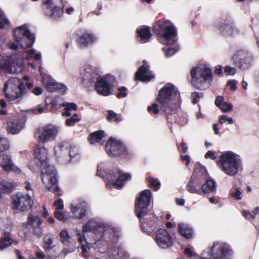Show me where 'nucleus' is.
I'll use <instances>...</instances> for the list:
<instances>
[{
	"mask_svg": "<svg viewBox=\"0 0 259 259\" xmlns=\"http://www.w3.org/2000/svg\"><path fill=\"white\" fill-rule=\"evenodd\" d=\"M53 205L57 209L62 210L64 208L63 200L61 199H59L55 201L54 202Z\"/></svg>",
	"mask_w": 259,
	"mask_h": 259,
	"instance_id": "052dcab7",
	"label": "nucleus"
},
{
	"mask_svg": "<svg viewBox=\"0 0 259 259\" xmlns=\"http://www.w3.org/2000/svg\"><path fill=\"white\" fill-rule=\"evenodd\" d=\"M154 75L147 67L141 66L135 75V78L141 81H149L154 77Z\"/></svg>",
	"mask_w": 259,
	"mask_h": 259,
	"instance_id": "c85d7f7f",
	"label": "nucleus"
},
{
	"mask_svg": "<svg viewBox=\"0 0 259 259\" xmlns=\"http://www.w3.org/2000/svg\"><path fill=\"white\" fill-rule=\"evenodd\" d=\"M203 176L202 167L201 168L200 170H195L186 186V190L191 193H195L198 195L202 194Z\"/></svg>",
	"mask_w": 259,
	"mask_h": 259,
	"instance_id": "f3484780",
	"label": "nucleus"
},
{
	"mask_svg": "<svg viewBox=\"0 0 259 259\" xmlns=\"http://www.w3.org/2000/svg\"><path fill=\"white\" fill-rule=\"evenodd\" d=\"M60 107L64 108L62 115L64 116H69L71 115V111H75L77 110V106L73 103L65 102L60 105Z\"/></svg>",
	"mask_w": 259,
	"mask_h": 259,
	"instance_id": "72a5a7b5",
	"label": "nucleus"
},
{
	"mask_svg": "<svg viewBox=\"0 0 259 259\" xmlns=\"http://www.w3.org/2000/svg\"><path fill=\"white\" fill-rule=\"evenodd\" d=\"M80 119L77 114H74L71 117L66 120L65 124L67 126H73L75 123L79 121Z\"/></svg>",
	"mask_w": 259,
	"mask_h": 259,
	"instance_id": "09e8293b",
	"label": "nucleus"
},
{
	"mask_svg": "<svg viewBox=\"0 0 259 259\" xmlns=\"http://www.w3.org/2000/svg\"><path fill=\"white\" fill-rule=\"evenodd\" d=\"M107 154L111 157H129L128 151L123 143L113 138L109 139L105 146Z\"/></svg>",
	"mask_w": 259,
	"mask_h": 259,
	"instance_id": "1a4fd4ad",
	"label": "nucleus"
},
{
	"mask_svg": "<svg viewBox=\"0 0 259 259\" xmlns=\"http://www.w3.org/2000/svg\"><path fill=\"white\" fill-rule=\"evenodd\" d=\"M242 192L239 188H236L230 192V195L232 197L237 200L242 199Z\"/></svg>",
	"mask_w": 259,
	"mask_h": 259,
	"instance_id": "de8ad7c7",
	"label": "nucleus"
},
{
	"mask_svg": "<svg viewBox=\"0 0 259 259\" xmlns=\"http://www.w3.org/2000/svg\"><path fill=\"white\" fill-rule=\"evenodd\" d=\"M42 223V219L37 215L30 214L27 218V224L33 227H38Z\"/></svg>",
	"mask_w": 259,
	"mask_h": 259,
	"instance_id": "ea45409f",
	"label": "nucleus"
},
{
	"mask_svg": "<svg viewBox=\"0 0 259 259\" xmlns=\"http://www.w3.org/2000/svg\"><path fill=\"white\" fill-rule=\"evenodd\" d=\"M203 97V93L201 92H193L191 94V98L193 104L198 103L200 99Z\"/></svg>",
	"mask_w": 259,
	"mask_h": 259,
	"instance_id": "8fccbe9b",
	"label": "nucleus"
},
{
	"mask_svg": "<svg viewBox=\"0 0 259 259\" xmlns=\"http://www.w3.org/2000/svg\"><path fill=\"white\" fill-rule=\"evenodd\" d=\"M242 215L247 220H251L255 219V215L247 210H243Z\"/></svg>",
	"mask_w": 259,
	"mask_h": 259,
	"instance_id": "4d7b16f0",
	"label": "nucleus"
},
{
	"mask_svg": "<svg viewBox=\"0 0 259 259\" xmlns=\"http://www.w3.org/2000/svg\"><path fill=\"white\" fill-rule=\"evenodd\" d=\"M146 181L148 182L149 186L155 190L157 191L159 189L160 183L158 179L148 177L146 179Z\"/></svg>",
	"mask_w": 259,
	"mask_h": 259,
	"instance_id": "a18cd8bd",
	"label": "nucleus"
},
{
	"mask_svg": "<svg viewBox=\"0 0 259 259\" xmlns=\"http://www.w3.org/2000/svg\"><path fill=\"white\" fill-rule=\"evenodd\" d=\"M81 159V153L77 147L73 144H70L67 157L66 158V164L69 163H76Z\"/></svg>",
	"mask_w": 259,
	"mask_h": 259,
	"instance_id": "cd10ccee",
	"label": "nucleus"
},
{
	"mask_svg": "<svg viewBox=\"0 0 259 259\" xmlns=\"http://www.w3.org/2000/svg\"><path fill=\"white\" fill-rule=\"evenodd\" d=\"M205 158L215 160L217 159L216 153L214 151H208L204 155Z\"/></svg>",
	"mask_w": 259,
	"mask_h": 259,
	"instance_id": "bf43d9fd",
	"label": "nucleus"
},
{
	"mask_svg": "<svg viewBox=\"0 0 259 259\" xmlns=\"http://www.w3.org/2000/svg\"><path fill=\"white\" fill-rule=\"evenodd\" d=\"M0 19L3 21L0 22V29L4 28L5 26L8 24V20L6 18L5 14L0 9Z\"/></svg>",
	"mask_w": 259,
	"mask_h": 259,
	"instance_id": "5fc2aeb1",
	"label": "nucleus"
},
{
	"mask_svg": "<svg viewBox=\"0 0 259 259\" xmlns=\"http://www.w3.org/2000/svg\"><path fill=\"white\" fill-rule=\"evenodd\" d=\"M190 77L192 84L201 90L209 88L213 80L211 69L202 64L194 67L191 69Z\"/></svg>",
	"mask_w": 259,
	"mask_h": 259,
	"instance_id": "39448f33",
	"label": "nucleus"
},
{
	"mask_svg": "<svg viewBox=\"0 0 259 259\" xmlns=\"http://www.w3.org/2000/svg\"><path fill=\"white\" fill-rule=\"evenodd\" d=\"M104 132L103 131L95 132L89 136L88 139L91 144H94L100 141L104 137Z\"/></svg>",
	"mask_w": 259,
	"mask_h": 259,
	"instance_id": "f704fd0d",
	"label": "nucleus"
},
{
	"mask_svg": "<svg viewBox=\"0 0 259 259\" xmlns=\"http://www.w3.org/2000/svg\"><path fill=\"white\" fill-rule=\"evenodd\" d=\"M70 143L66 141L58 143L54 147V153L56 160L62 164H66V158L67 157Z\"/></svg>",
	"mask_w": 259,
	"mask_h": 259,
	"instance_id": "4be33fe9",
	"label": "nucleus"
},
{
	"mask_svg": "<svg viewBox=\"0 0 259 259\" xmlns=\"http://www.w3.org/2000/svg\"><path fill=\"white\" fill-rule=\"evenodd\" d=\"M179 233L186 239H190L194 236V231L192 228H179Z\"/></svg>",
	"mask_w": 259,
	"mask_h": 259,
	"instance_id": "4c0bfd02",
	"label": "nucleus"
},
{
	"mask_svg": "<svg viewBox=\"0 0 259 259\" xmlns=\"http://www.w3.org/2000/svg\"><path fill=\"white\" fill-rule=\"evenodd\" d=\"M217 164L220 169L230 176L236 175L242 167L240 156L231 151L223 152L217 161Z\"/></svg>",
	"mask_w": 259,
	"mask_h": 259,
	"instance_id": "20e7f679",
	"label": "nucleus"
},
{
	"mask_svg": "<svg viewBox=\"0 0 259 259\" xmlns=\"http://www.w3.org/2000/svg\"><path fill=\"white\" fill-rule=\"evenodd\" d=\"M32 93L35 95L39 96L42 93V90L40 87H35L32 90Z\"/></svg>",
	"mask_w": 259,
	"mask_h": 259,
	"instance_id": "774afa93",
	"label": "nucleus"
},
{
	"mask_svg": "<svg viewBox=\"0 0 259 259\" xmlns=\"http://www.w3.org/2000/svg\"><path fill=\"white\" fill-rule=\"evenodd\" d=\"M42 9L45 14L53 19L60 18L63 14V8L55 5L56 0H41Z\"/></svg>",
	"mask_w": 259,
	"mask_h": 259,
	"instance_id": "a211bd4d",
	"label": "nucleus"
},
{
	"mask_svg": "<svg viewBox=\"0 0 259 259\" xmlns=\"http://www.w3.org/2000/svg\"><path fill=\"white\" fill-rule=\"evenodd\" d=\"M143 233L149 235L153 236L154 235V231L152 228H142Z\"/></svg>",
	"mask_w": 259,
	"mask_h": 259,
	"instance_id": "338daca9",
	"label": "nucleus"
},
{
	"mask_svg": "<svg viewBox=\"0 0 259 259\" xmlns=\"http://www.w3.org/2000/svg\"><path fill=\"white\" fill-rule=\"evenodd\" d=\"M126 88L121 87L118 89V93L117 94V97L118 98H124L126 96Z\"/></svg>",
	"mask_w": 259,
	"mask_h": 259,
	"instance_id": "680f3d73",
	"label": "nucleus"
},
{
	"mask_svg": "<svg viewBox=\"0 0 259 259\" xmlns=\"http://www.w3.org/2000/svg\"><path fill=\"white\" fill-rule=\"evenodd\" d=\"M59 236L61 242L65 245H68L71 242V237L69 235L68 232L66 230L62 231Z\"/></svg>",
	"mask_w": 259,
	"mask_h": 259,
	"instance_id": "37998d69",
	"label": "nucleus"
},
{
	"mask_svg": "<svg viewBox=\"0 0 259 259\" xmlns=\"http://www.w3.org/2000/svg\"><path fill=\"white\" fill-rule=\"evenodd\" d=\"M96 228H82V235L78 233V241L81 244V249L83 255L87 257L89 255V251L90 248L88 244H83V240H86L89 237L93 234V232L96 231Z\"/></svg>",
	"mask_w": 259,
	"mask_h": 259,
	"instance_id": "b1692460",
	"label": "nucleus"
},
{
	"mask_svg": "<svg viewBox=\"0 0 259 259\" xmlns=\"http://www.w3.org/2000/svg\"><path fill=\"white\" fill-rule=\"evenodd\" d=\"M108 225L99 218H94L90 219L84 227H106Z\"/></svg>",
	"mask_w": 259,
	"mask_h": 259,
	"instance_id": "58836bf2",
	"label": "nucleus"
},
{
	"mask_svg": "<svg viewBox=\"0 0 259 259\" xmlns=\"http://www.w3.org/2000/svg\"><path fill=\"white\" fill-rule=\"evenodd\" d=\"M233 255L234 251L229 244L215 241L202 251L199 259H231Z\"/></svg>",
	"mask_w": 259,
	"mask_h": 259,
	"instance_id": "423d86ee",
	"label": "nucleus"
},
{
	"mask_svg": "<svg viewBox=\"0 0 259 259\" xmlns=\"http://www.w3.org/2000/svg\"><path fill=\"white\" fill-rule=\"evenodd\" d=\"M220 32L224 36L235 35L239 33V30L231 23L225 24L220 28Z\"/></svg>",
	"mask_w": 259,
	"mask_h": 259,
	"instance_id": "2f4dec72",
	"label": "nucleus"
},
{
	"mask_svg": "<svg viewBox=\"0 0 259 259\" xmlns=\"http://www.w3.org/2000/svg\"><path fill=\"white\" fill-rule=\"evenodd\" d=\"M80 75L82 80H88L90 82H95L99 76L94 72V67L89 63L84 65L80 71Z\"/></svg>",
	"mask_w": 259,
	"mask_h": 259,
	"instance_id": "bb28decb",
	"label": "nucleus"
},
{
	"mask_svg": "<svg viewBox=\"0 0 259 259\" xmlns=\"http://www.w3.org/2000/svg\"><path fill=\"white\" fill-rule=\"evenodd\" d=\"M155 240L161 248L167 249L173 245V240L167 230L163 228L158 229L155 233Z\"/></svg>",
	"mask_w": 259,
	"mask_h": 259,
	"instance_id": "6ab92c4d",
	"label": "nucleus"
},
{
	"mask_svg": "<svg viewBox=\"0 0 259 259\" xmlns=\"http://www.w3.org/2000/svg\"><path fill=\"white\" fill-rule=\"evenodd\" d=\"M107 119L109 121L119 122L122 120V118L120 114H118L112 110H109Z\"/></svg>",
	"mask_w": 259,
	"mask_h": 259,
	"instance_id": "c03bdc74",
	"label": "nucleus"
},
{
	"mask_svg": "<svg viewBox=\"0 0 259 259\" xmlns=\"http://www.w3.org/2000/svg\"><path fill=\"white\" fill-rule=\"evenodd\" d=\"M55 215L56 218L60 221H62L63 222H70L71 220V215H70L68 213L65 212L63 213L58 211H55Z\"/></svg>",
	"mask_w": 259,
	"mask_h": 259,
	"instance_id": "79ce46f5",
	"label": "nucleus"
},
{
	"mask_svg": "<svg viewBox=\"0 0 259 259\" xmlns=\"http://www.w3.org/2000/svg\"><path fill=\"white\" fill-rule=\"evenodd\" d=\"M203 171L202 194L214 193L217 191V183L214 179L209 176L206 169L202 167Z\"/></svg>",
	"mask_w": 259,
	"mask_h": 259,
	"instance_id": "5701e85b",
	"label": "nucleus"
},
{
	"mask_svg": "<svg viewBox=\"0 0 259 259\" xmlns=\"http://www.w3.org/2000/svg\"><path fill=\"white\" fill-rule=\"evenodd\" d=\"M234 65L242 70L249 69L253 61L251 54L244 49H239L235 51L232 56Z\"/></svg>",
	"mask_w": 259,
	"mask_h": 259,
	"instance_id": "9d476101",
	"label": "nucleus"
},
{
	"mask_svg": "<svg viewBox=\"0 0 259 259\" xmlns=\"http://www.w3.org/2000/svg\"><path fill=\"white\" fill-rule=\"evenodd\" d=\"M132 176L129 173L124 172L118 170V174L115 182L114 183V188L120 189L124 184L131 179Z\"/></svg>",
	"mask_w": 259,
	"mask_h": 259,
	"instance_id": "7c9ffc66",
	"label": "nucleus"
},
{
	"mask_svg": "<svg viewBox=\"0 0 259 259\" xmlns=\"http://www.w3.org/2000/svg\"><path fill=\"white\" fill-rule=\"evenodd\" d=\"M88 204L84 200H79L70 204V210L72 215L71 220L73 219L80 220L83 218L87 213Z\"/></svg>",
	"mask_w": 259,
	"mask_h": 259,
	"instance_id": "412c9836",
	"label": "nucleus"
},
{
	"mask_svg": "<svg viewBox=\"0 0 259 259\" xmlns=\"http://www.w3.org/2000/svg\"><path fill=\"white\" fill-rule=\"evenodd\" d=\"M95 89L98 93L103 96H108L111 93L115 83V77L112 75H106L96 79Z\"/></svg>",
	"mask_w": 259,
	"mask_h": 259,
	"instance_id": "4468645a",
	"label": "nucleus"
},
{
	"mask_svg": "<svg viewBox=\"0 0 259 259\" xmlns=\"http://www.w3.org/2000/svg\"><path fill=\"white\" fill-rule=\"evenodd\" d=\"M154 31L159 35V40L165 46L162 49L166 57H170L179 50L177 31L172 22L159 20L153 26Z\"/></svg>",
	"mask_w": 259,
	"mask_h": 259,
	"instance_id": "f03ea898",
	"label": "nucleus"
},
{
	"mask_svg": "<svg viewBox=\"0 0 259 259\" xmlns=\"http://www.w3.org/2000/svg\"><path fill=\"white\" fill-rule=\"evenodd\" d=\"M184 253L189 257L196 256H197V257H198V255L189 248H187L184 250Z\"/></svg>",
	"mask_w": 259,
	"mask_h": 259,
	"instance_id": "69168bd1",
	"label": "nucleus"
},
{
	"mask_svg": "<svg viewBox=\"0 0 259 259\" xmlns=\"http://www.w3.org/2000/svg\"><path fill=\"white\" fill-rule=\"evenodd\" d=\"M54 236L52 235L48 234L45 236L44 238V247L46 250L52 249L54 246L53 243Z\"/></svg>",
	"mask_w": 259,
	"mask_h": 259,
	"instance_id": "a19ab883",
	"label": "nucleus"
},
{
	"mask_svg": "<svg viewBox=\"0 0 259 259\" xmlns=\"http://www.w3.org/2000/svg\"><path fill=\"white\" fill-rule=\"evenodd\" d=\"M139 40L141 43L148 41L151 37L150 28L148 27H141L137 30Z\"/></svg>",
	"mask_w": 259,
	"mask_h": 259,
	"instance_id": "473e14b6",
	"label": "nucleus"
},
{
	"mask_svg": "<svg viewBox=\"0 0 259 259\" xmlns=\"http://www.w3.org/2000/svg\"><path fill=\"white\" fill-rule=\"evenodd\" d=\"M33 205L31 196L27 194L18 193L13 197L12 208L18 211H24L30 209Z\"/></svg>",
	"mask_w": 259,
	"mask_h": 259,
	"instance_id": "dca6fc26",
	"label": "nucleus"
},
{
	"mask_svg": "<svg viewBox=\"0 0 259 259\" xmlns=\"http://www.w3.org/2000/svg\"><path fill=\"white\" fill-rule=\"evenodd\" d=\"M4 91L6 97L11 101L21 100L26 94L24 82L21 79L16 77L11 78L5 82Z\"/></svg>",
	"mask_w": 259,
	"mask_h": 259,
	"instance_id": "6e6552de",
	"label": "nucleus"
},
{
	"mask_svg": "<svg viewBox=\"0 0 259 259\" xmlns=\"http://www.w3.org/2000/svg\"><path fill=\"white\" fill-rule=\"evenodd\" d=\"M157 103L148 106L147 110L154 114L163 111L166 115L175 113L181 103L180 93L177 88L171 83H166L159 91Z\"/></svg>",
	"mask_w": 259,
	"mask_h": 259,
	"instance_id": "f257e3e1",
	"label": "nucleus"
},
{
	"mask_svg": "<svg viewBox=\"0 0 259 259\" xmlns=\"http://www.w3.org/2000/svg\"><path fill=\"white\" fill-rule=\"evenodd\" d=\"M236 69L235 67L227 66L224 68V72L226 75L233 76L236 74Z\"/></svg>",
	"mask_w": 259,
	"mask_h": 259,
	"instance_id": "864d4df0",
	"label": "nucleus"
},
{
	"mask_svg": "<svg viewBox=\"0 0 259 259\" xmlns=\"http://www.w3.org/2000/svg\"><path fill=\"white\" fill-rule=\"evenodd\" d=\"M5 236L0 238V250L3 251L7 248L13 243V241L8 235L7 232H4Z\"/></svg>",
	"mask_w": 259,
	"mask_h": 259,
	"instance_id": "c9c22d12",
	"label": "nucleus"
},
{
	"mask_svg": "<svg viewBox=\"0 0 259 259\" xmlns=\"http://www.w3.org/2000/svg\"><path fill=\"white\" fill-rule=\"evenodd\" d=\"M97 40V37L94 33L89 31H83L78 35L77 42L81 47L87 48L92 45Z\"/></svg>",
	"mask_w": 259,
	"mask_h": 259,
	"instance_id": "a878e982",
	"label": "nucleus"
},
{
	"mask_svg": "<svg viewBox=\"0 0 259 259\" xmlns=\"http://www.w3.org/2000/svg\"><path fill=\"white\" fill-rule=\"evenodd\" d=\"M0 166L6 171H13L16 174H20L21 169L15 165L12 160L11 156L7 154L0 155Z\"/></svg>",
	"mask_w": 259,
	"mask_h": 259,
	"instance_id": "393cba45",
	"label": "nucleus"
},
{
	"mask_svg": "<svg viewBox=\"0 0 259 259\" xmlns=\"http://www.w3.org/2000/svg\"><path fill=\"white\" fill-rule=\"evenodd\" d=\"M25 121L23 119H15L8 122V132L13 134H16L23 128Z\"/></svg>",
	"mask_w": 259,
	"mask_h": 259,
	"instance_id": "c756f323",
	"label": "nucleus"
},
{
	"mask_svg": "<svg viewBox=\"0 0 259 259\" xmlns=\"http://www.w3.org/2000/svg\"><path fill=\"white\" fill-rule=\"evenodd\" d=\"M232 107V105L231 103L224 102L222 103L219 108L223 112H227L231 111Z\"/></svg>",
	"mask_w": 259,
	"mask_h": 259,
	"instance_id": "603ef678",
	"label": "nucleus"
},
{
	"mask_svg": "<svg viewBox=\"0 0 259 259\" xmlns=\"http://www.w3.org/2000/svg\"><path fill=\"white\" fill-rule=\"evenodd\" d=\"M14 36L15 42H9L7 47L12 50H16L19 47L22 49H27L32 46L34 42L35 37L26 25H23L16 28L14 30Z\"/></svg>",
	"mask_w": 259,
	"mask_h": 259,
	"instance_id": "0eeeda50",
	"label": "nucleus"
},
{
	"mask_svg": "<svg viewBox=\"0 0 259 259\" xmlns=\"http://www.w3.org/2000/svg\"><path fill=\"white\" fill-rule=\"evenodd\" d=\"M20 64V59L16 55H4L0 59V69L9 74L15 73Z\"/></svg>",
	"mask_w": 259,
	"mask_h": 259,
	"instance_id": "2eb2a0df",
	"label": "nucleus"
},
{
	"mask_svg": "<svg viewBox=\"0 0 259 259\" xmlns=\"http://www.w3.org/2000/svg\"><path fill=\"white\" fill-rule=\"evenodd\" d=\"M177 121L179 124L184 125L187 123L188 119L185 115L180 116L177 119Z\"/></svg>",
	"mask_w": 259,
	"mask_h": 259,
	"instance_id": "e2e57ef3",
	"label": "nucleus"
},
{
	"mask_svg": "<svg viewBox=\"0 0 259 259\" xmlns=\"http://www.w3.org/2000/svg\"><path fill=\"white\" fill-rule=\"evenodd\" d=\"M237 81L235 79L229 80L227 82V85L229 87L231 91H234L237 89Z\"/></svg>",
	"mask_w": 259,
	"mask_h": 259,
	"instance_id": "13d9d810",
	"label": "nucleus"
},
{
	"mask_svg": "<svg viewBox=\"0 0 259 259\" xmlns=\"http://www.w3.org/2000/svg\"><path fill=\"white\" fill-rule=\"evenodd\" d=\"M42 68L39 67V71L42 76V83L46 89L50 92L59 91V92L65 94L67 90L66 87L62 83L56 82L54 79L48 75H42L41 73Z\"/></svg>",
	"mask_w": 259,
	"mask_h": 259,
	"instance_id": "aec40b11",
	"label": "nucleus"
},
{
	"mask_svg": "<svg viewBox=\"0 0 259 259\" xmlns=\"http://www.w3.org/2000/svg\"><path fill=\"white\" fill-rule=\"evenodd\" d=\"M152 194L149 190L141 192L135 202V213L137 217L141 219L147 214V207L150 203Z\"/></svg>",
	"mask_w": 259,
	"mask_h": 259,
	"instance_id": "9b49d317",
	"label": "nucleus"
},
{
	"mask_svg": "<svg viewBox=\"0 0 259 259\" xmlns=\"http://www.w3.org/2000/svg\"><path fill=\"white\" fill-rule=\"evenodd\" d=\"M6 107V103L4 100L2 99L0 100V114L5 115L6 113V111L4 109Z\"/></svg>",
	"mask_w": 259,
	"mask_h": 259,
	"instance_id": "0e129e2a",
	"label": "nucleus"
},
{
	"mask_svg": "<svg viewBox=\"0 0 259 259\" xmlns=\"http://www.w3.org/2000/svg\"><path fill=\"white\" fill-rule=\"evenodd\" d=\"M10 148L9 141L5 138H0V152H4Z\"/></svg>",
	"mask_w": 259,
	"mask_h": 259,
	"instance_id": "49530a36",
	"label": "nucleus"
},
{
	"mask_svg": "<svg viewBox=\"0 0 259 259\" xmlns=\"http://www.w3.org/2000/svg\"><path fill=\"white\" fill-rule=\"evenodd\" d=\"M118 170L117 168L109 169L105 163L100 162L98 165L97 174L106 182L107 187L111 188H114Z\"/></svg>",
	"mask_w": 259,
	"mask_h": 259,
	"instance_id": "f8f14e48",
	"label": "nucleus"
},
{
	"mask_svg": "<svg viewBox=\"0 0 259 259\" xmlns=\"http://www.w3.org/2000/svg\"><path fill=\"white\" fill-rule=\"evenodd\" d=\"M59 130V126L49 124L39 128L35 134V137L38 142L42 143L48 142L56 139Z\"/></svg>",
	"mask_w": 259,
	"mask_h": 259,
	"instance_id": "ddd939ff",
	"label": "nucleus"
},
{
	"mask_svg": "<svg viewBox=\"0 0 259 259\" xmlns=\"http://www.w3.org/2000/svg\"><path fill=\"white\" fill-rule=\"evenodd\" d=\"M48 106L47 103L45 105H39L33 109V112L35 113L41 114L47 109Z\"/></svg>",
	"mask_w": 259,
	"mask_h": 259,
	"instance_id": "6e6d98bb",
	"label": "nucleus"
},
{
	"mask_svg": "<svg viewBox=\"0 0 259 259\" xmlns=\"http://www.w3.org/2000/svg\"><path fill=\"white\" fill-rule=\"evenodd\" d=\"M12 184L0 178V202L2 200V193H7L12 190Z\"/></svg>",
	"mask_w": 259,
	"mask_h": 259,
	"instance_id": "e433bc0d",
	"label": "nucleus"
},
{
	"mask_svg": "<svg viewBox=\"0 0 259 259\" xmlns=\"http://www.w3.org/2000/svg\"><path fill=\"white\" fill-rule=\"evenodd\" d=\"M34 154L39 162L41 169V180L46 187L50 191H58L57 171L53 165L49 164L48 150L43 145L34 147Z\"/></svg>",
	"mask_w": 259,
	"mask_h": 259,
	"instance_id": "7ed1b4c3",
	"label": "nucleus"
},
{
	"mask_svg": "<svg viewBox=\"0 0 259 259\" xmlns=\"http://www.w3.org/2000/svg\"><path fill=\"white\" fill-rule=\"evenodd\" d=\"M226 122H227L230 124H232L234 123V120L232 117H230L226 114H223L220 117L219 122L223 124Z\"/></svg>",
	"mask_w": 259,
	"mask_h": 259,
	"instance_id": "3c124183",
	"label": "nucleus"
}]
</instances>
